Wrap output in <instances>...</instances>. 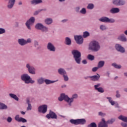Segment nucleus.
Returning <instances> with one entry per match:
<instances>
[{
	"label": "nucleus",
	"instance_id": "f257e3e1",
	"mask_svg": "<svg viewBox=\"0 0 127 127\" xmlns=\"http://www.w3.org/2000/svg\"><path fill=\"white\" fill-rule=\"evenodd\" d=\"M78 98V94H74L72 95L71 98L69 97L68 95L65 94V93H62L60 96L58 98V100L60 102H62V101H65L69 106V107H72V104L74 102V99H77Z\"/></svg>",
	"mask_w": 127,
	"mask_h": 127
},
{
	"label": "nucleus",
	"instance_id": "f03ea898",
	"mask_svg": "<svg viewBox=\"0 0 127 127\" xmlns=\"http://www.w3.org/2000/svg\"><path fill=\"white\" fill-rule=\"evenodd\" d=\"M88 50L92 52H98L101 50L100 42L97 40H92L88 44Z\"/></svg>",
	"mask_w": 127,
	"mask_h": 127
},
{
	"label": "nucleus",
	"instance_id": "7ed1b4c3",
	"mask_svg": "<svg viewBox=\"0 0 127 127\" xmlns=\"http://www.w3.org/2000/svg\"><path fill=\"white\" fill-rule=\"evenodd\" d=\"M21 80L24 82L25 84H34L35 80L33 79L27 73H24L21 75Z\"/></svg>",
	"mask_w": 127,
	"mask_h": 127
},
{
	"label": "nucleus",
	"instance_id": "20e7f679",
	"mask_svg": "<svg viewBox=\"0 0 127 127\" xmlns=\"http://www.w3.org/2000/svg\"><path fill=\"white\" fill-rule=\"evenodd\" d=\"M71 54L73 56L74 61H75L77 64H81V52L77 50H73L71 51Z\"/></svg>",
	"mask_w": 127,
	"mask_h": 127
},
{
	"label": "nucleus",
	"instance_id": "39448f33",
	"mask_svg": "<svg viewBox=\"0 0 127 127\" xmlns=\"http://www.w3.org/2000/svg\"><path fill=\"white\" fill-rule=\"evenodd\" d=\"M69 123L72 125H75V126H78V125H81L82 126L85 125L87 121L85 119H70Z\"/></svg>",
	"mask_w": 127,
	"mask_h": 127
},
{
	"label": "nucleus",
	"instance_id": "423d86ee",
	"mask_svg": "<svg viewBox=\"0 0 127 127\" xmlns=\"http://www.w3.org/2000/svg\"><path fill=\"white\" fill-rule=\"evenodd\" d=\"M35 28L41 30L42 32H48V27L43 25L41 23H38L35 26Z\"/></svg>",
	"mask_w": 127,
	"mask_h": 127
},
{
	"label": "nucleus",
	"instance_id": "0eeeda50",
	"mask_svg": "<svg viewBox=\"0 0 127 127\" xmlns=\"http://www.w3.org/2000/svg\"><path fill=\"white\" fill-rule=\"evenodd\" d=\"M25 67L30 74L32 75H35L36 74V69L34 66L31 65V64L28 63L26 64Z\"/></svg>",
	"mask_w": 127,
	"mask_h": 127
},
{
	"label": "nucleus",
	"instance_id": "6e6552de",
	"mask_svg": "<svg viewBox=\"0 0 127 127\" xmlns=\"http://www.w3.org/2000/svg\"><path fill=\"white\" fill-rule=\"evenodd\" d=\"M99 21L101 22H104L105 23H115L116 20L114 18H109L108 17L104 16L99 19Z\"/></svg>",
	"mask_w": 127,
	"mask_h": 127
},
{
	"label": "nucleus",
	"instance_id": "1a4fd4ad",
	"mask_svg": "<svg viewBox=\"0 0 127 127\" xmlns=\"http://www.w3.org/2000/svg\"><path fill=\"white\" fill-rule=\"evenodd\" d=\"M35 22V18L31 17L25 23V25L29 30H31V25Z\"/></svg>",
	"mask_w": 127,
	"mask_h": 127
},
{
	"label": "nucleus",
	"instance_id": "9d476101",
	"mask_svg": "<svg viewBox=\"0 0 127 127\" xmlns=\"http://www.w3.org/2000/svg\"><path fill=\"white\" fill-rule=\"evenodd\" d=\"M112 3L116 6H123L126 5V0H113Z\"/></svg>",
	"mask_w": 127,
	"mask_h": 127
},
{
	"label": "nucleus",
	"instance_id": "9b49d317",
	"mask_svg": "<svg viewBox=\"0 0 127 127\" xmlns=\"http://www.w3.org/2000/svg\"><path fill=\"white\" fill-rule=\"evenodd\" d=\"M74 39L77 44L80 45L83 44L84 42V38L81 35H75L74 36Z\"/></svg>",
	"mask_w": 127,
	"mask_h": 127
},
{
	"label": "nucleus",
	"instance_id": "f8f14e48",
	"mask_svg": "<svg viewBox=\"0 0 127 127\" xmlns=\"http://www.w3.org/2000/svg\"><path fill=\"white\" fill-rule=\"evenodd\" d=\"M115 48L118 52H120V53H125L126 52V49L120 44H116L115 46Z\"/></svg>",
	"mask_w": 127,
	"mask_h": 127
},
{
	"label": "nucleus",
	"instance_id": "ddd939ff",
	"mask_svg": "<svg viewBox=\"0 0 127 127\" xmlns=\"http://www.w3.org/2000/svg\"><path fill=\"white\" fill-rule=\"evenodd\" d=\"M47 105L44 104L40 106L38 108L39 113H42V114H46L47 112Z\"/></svg>",
	"mask_w": 127,
	"mask_h": 127
},
{
	"label": "nucleus",
	"instance_id": "4468645a",
	"mask_svg": "<svg viewBox=\"0 0 127 127\" xmlns=\"http://www.w3.org/2000/svg\"><path fill=\"white\" fill-rule=\"evenodd\" d=\"M46 118L48 120L50 119H55V120H57V115L54 112L50 110L49 114H48L46 116Z\"/></svg>",
	"mask_w": 127,
	"mask_h": 127
},
{
	"label": "nucleus",
	"instance_id": "2eb2a0df",
	"mask_svg": "<svg viewBox=\"0 0 127 127\" xmlns=\"http://www.w3.org/2000/svg\"><path fill=\"white\" fill-rule=\"evenodd\" d=\"M47 48L49 51H51L52 52H55V51H56V47H55L54 44L51 42H49L47 44Z\"/></svg>",
	"mask_w": 127,
	"mask_h": 127
},
{
	"label": "nucleus",
	"instance_id": "dca6fc26",
	"mask_svg": "<svg viewBox=\"0 0 127 127\" xmlns=\"http://www.w3.org/2000/svg\"><path fill=\"white\" fill-rule=\"evenodd\" d=\"M14 120L18 122V123H27V120L26 119L22 118V117H19V115H17L14 117Z\"/></svg>",
	"mask_w": 127,
	"mask_h": 127
},
{
	"label": "nucleus",
	"instance_id": "f3484780",
	"mask_svg": "<svg viewBox=\"0 0 127 127\" xmlns=\"http://www.w3.org/2000/svg\"><path fill=\"white\" fill-rule=\"evenodd\" d=\"M98 127H109L105 118H102L101 121L98 124Z\"/></svg>",
	"mask_w": 127,
	"mask_h": 127
},
{
	"label": "nucleus",
	"instance_id": "a211bd4d",
	"mask_svg": "<svg viewBox=\"0 0 127 127\" xmlns=\"http://www.w3.org/2000/svg\"><path fill=\"white\" fill-rule=\"evenodd\" d=\"M117 39L119 40V41H121L122 42H127V36H126V35L125 34H121V35H120L118 37Z\"/></svg>",
	"mask_w": 127,
	"mask_h": 127
},
{
	"label": "nucleus",
	"instance_id": "6ab92c4d",
	"mask_svg": "<svg viewBox=\"0 0 127 127\" xmlns=\"http://www.w3.org/2000/svg\"><path fill=\"white\" fill-rule=\"evenodd\" d=\"M15 3V0H8V4L7 5V7L9 9H11V8L13 7V6L14 5Z\"/></svg>",
	"mask_w": 127,
	"mask_h": 127
},
{
	"label": "nucleus",
	"instance_id": "aec40b11",
	"mask_svg": "<svg viewBox=\"0 0 127 127\" xmlns=\"http://www.w3.org/2000/svg\"><path fill=\"white\" fill-rule=\"evenodd\" d=\"M120 11V8H119L118 7H112L109 10V12L111 13V14H116V13H119Z\"/></svg>",
	"mask_w": 127,
	"mask_h": 127
},
{
	"label": "nucleus",
	"instance_id": "412c9836",
	"mask_svg": "<svg viewBox=\"0 0 127 127\" xmlns=\"http://www.w3.org/2000/svg\"><path fill=\"white\" fill-rule=\"evenodd\" d=\"M100 79V74H97V75H94L90 76V80L92 82H97Z\"/></svg>",
	"mask_w": 127,
	"mask_h": 127
},
{
	"label": "nucleus",
	"instance_id": "4be33fe9",
	"mask_svg": "<svg viewBox=\"0 0 127 127\" xmlns=\"http://www.w3.org/2000/svg\"><path fill=\"white\" fill-rule=\"evenodd\" d=\"M44 22L47 25H50L53 23V19L52 18H46Z\"/></svg>",
	"mask_w": 127,
	"mask_h": 127
},
{
	"label": "nucleus",
	"instance_id": "5701e85b",
	"mask_svg": "<svg viewBox=\"0 0 127 127\" xmlns=\"http://www.w3.org/2000/svg\"><path fill=\"white\" fill-rule=\"evenodd\" d=\"M17 42L20 46H24V45H26V40L23 38L18 39Z\"/></svg>",
	"mask_w": 127,
	"mask_h": 127
},
{
	"label": "nucleus",
	"instance_id": "b1692460",
	"mask_svg": "<svg viewBox=\"0 0 127 127\" xmlns=\"http://www.w3.org/2000/svg\"><path fill=\"white\" fill-rule=\"evenodd\" d=\"M9 96L11 99H13V100H15V101H16L17 102H18L19 101V98L16 95L13 94V93H9Z\"/></svg>",
	"mask_w": 127,
	"mask_h": 127
},
{
	"label": "nucleus",
	"instance_id": "393cba45",
	"mask_svg": "<svg viewBox=\"0 0 127 127\" xmlns=\"http://www.w3.org/2000/svg\"><path fill=\"white\" fill-rule=\"evenodd\" d=\"M58 72L60 75H62L63 76L64 75H65L66 73H67V72L65 70V69L63 68H60L58 70Z\"/></svg>",
	"mask_w": 127,
	"mask_h": 127
},
{
	"label": "nucleus",
	"instance_id": "a878e982",
	"mask_svg": "<svg viewBox=\"0 0 127 127\" xmlns=\"http://www.w3.org/2000/svg\"><path fill=\"white\" fill-rule=\"evenodd\" d=\"M71 43H72V41H71V39L68 37H65V45L70 46V45H71Z\"/></svg>",
	"mask_w": 127,
	"mask_h": 127
},
{
	"label": "nucleus",
	"instance_id": "bb28decb",
	"mask_svg": "<svg viewBox=\"0 0 127 127\" xmlns=\"http://www.w3.org/2000/svg\"><path fill=\"white\" fill-rule=\"evenodd\" d=\"M58 80H51L48 79H45L44 83H45L46 85H50V84H54L56 82H57Z\"/></svg>",
	"mask_w": 127,
	"mask_h": 127
},
{
	"label": "nucleus",
	"instance_id": "cd10ccee",
	"mask_svg": "<svg viewBox=\"0 0 127 127\" xmlns=\"http://www.w3.org/2000/svg\"><path fill=\"white\" fill-rule=\"evenodd\" d=\"M45 80L44 78L41 77L37 79V82L39 85H42V84H44Z\"/></svg>",
	"mask_w": 127,
	"mask_h": 127
},
{
	"label": "nucleus",
	"instance_id": "c85d7f7f",
	"mask_svg": "<svg viewBox=\"0 0 127 127\" xmlns=\"http://www.w3.org/2000/svg\"><path fill=\"white\" fill-rule=\"evenodd\" d=\"M111 66L115 68V69H122V65L118 64L116 63H113L111 64Z\"/></svg>",
	"mask_w": 127,
	"mask_h": 127
},
{
	"label": "nucleus",
	"instance_id": "c756f323",
	"mask_svg": "<svg viewBox=\"0 0 127 127\" xmlns=\"http://www.w3.org/2000/svg\"><path fill=\"white\" fill-rule=\"evenodd\" d=\"M105 66V62L104 61H100L97 64L98 68H103Z\"/></svg>",
	"mask_w": 127,
	"mask_h": 127
},
{
	"label": "nucleus",
	"instance_id": "7c9ffc66",
	"mask_svg": "<svg viewBox=\"0 0 127 127\" xmlns=\"http://www.w3.org/2000/svg\"><path fill=\"white\" fill-rule=\"evenodd\" d=\"M0 110H7V106L3 103L0 102Z\"/></svg>",
	"mask_w": 127,
	"mask_h": 127
},
{
	"label": "nucleus",
	"instance_id": "2f4dec72",
	"mask_svg": "<svg viewBox=\"0 0 127 127\" xmlns=\"http://www.w3.org/2000/svg\"><path fill=\"white\" fill-rule=\"evenodd\" d=\"M106 99L108 100V102H109L111 106H115V101L113 100V98L111 97H107Z\"/></svg>",
	"mask_w": 127,
	"mask_h": 127
},
{
	"label": "nucleus",
	"instance_id": "473e14b6",
	"mask_svg": "<svg viewBox=\"0 0 127 127\" xmlns=\"http://www.w3.org/2000/svg\"><path fill=\"white\" fill-rule=\"evenodd\" d=\"M42 2V0H32L31 1L32 4H38Z\"/></svg>",
	"mask_w": 127,
	"mask_h": 127
},
{
	"label": "nucleus",
	"instance_id": "72a5a7b5",
	"mask_svg": "<svg viewBox=\"0 0 127 127\" xmlns=\"http://www.w3.org/2000/svg\"><path fill=\"white\" fill-rule=\"evenodd\" d=\"M34 46L35 48H36L37 50H39L40 48V47H38L39 46V43L36 40L34 41Z\"/></svg>",
	"mask_w": 127,
	"mask_h": 127
},
{
	"label": "nucleus",
	"instance_id": "f704fd0d",
	"mask_svg": "<svg viewBox=\"0 0 127 127\" xmlns=\"http://www.w3.org/2000/svg\"><path fill=\"white\" fill-rule=\"evenodd\" d=\"M90 36V33L88 31H85L83 32V35H82V37L83 38H87V37H89Z\"/></svg>",
	"mask_w": 127,
	"mask_h": 127
},
{
	"label": "nucleus",
	"instance_id": "c9c22d12",
	"mask_svg": "<svg viewBox=\"0 0 127 127\" xmlns=\"http://www.w3.org/2000/svg\"><path fill=\"white\" fill-rule=\"evenodd\" d=\"M94 7H95V5L93 3H89L87 6V9H93Z\"/></svg>",
	"mask_w": 127,
	"mask_h": 127
},
{
	"label": "nucleus",
	"instance_id": "e433bc0d",
	"mask_svg": "<svg viewBox=\"0 0 127 127\" xmlns=\"http://www.w3.org/2000/svg\"><path fill=\"white\" fill-rule=\"evenodd\" d=\"M87 59L90 61H93L95 60V57L91 54H89L87 56Z\"/></svg>",
	"mask_w": 127,
	"mask_h": 127
},
{
	"label": "nucleus",
	"instance_id": "4c0bfd02",
	"mask_svg": "<svg viewBox=\"0 0 127 127\" xmlns=\"http://www.w3.org/2000/svg\"><path fill=\"white\" fill-rule=\"evenodd\" d=\"M99 29H100V30L104 31L107 30V27L106 26V25H100L99 26Z\"/></svg>",
	"mask_w": 127,
	"mask_h": 127
},
{
	"label": "nucleus",
	"instance_id": "58836bf2",
	"mask_svg": "<svg viewBox=\"0 0 127 127\" xmlns=\"http://www.w3.org/2000/svg\"><path fill=\"white\" fill-rule=\"evenodd\" d=\"M79 12L81 14H86L87 13V10L86 8H82L79 11Z\"/></svg>",
	"mask_w": 127,
	"mask_h": 127
},
{
	"label": "nucleus",
	"instance_id": "ea45409f",
	"mask_svg": "<svg viewBox=\"0 0 127 127\" xmlns=\"http://www.w3.org/2000/svg\"><path fill=\"white\" fill-rule=\"evenodd\" d=\"M63 77L64 78V82H68L69 81V77H68V75H67V73L65 74H64L63 75Z\"/></svg>",
	"mask_w": 127,
	"mask_h": 127
},
{
	"label": "nucleus",
	"instance_id": "a19ab883",
	"mask_svg": "<svg viewBox=\"0 0 127 127\" xmlns=\"http://www.w3.org/2000/svg\"><path fill=\"white\" fill-rule=\"evenodd\" d=\"M115 119H111L110 120H109L108 121H107V122H106V123H107L109 125H112V124H114V123H115Z\"/></svg>",
	"mask_w": 127,
	"mask_h": 127
},
{
	"label": "nucleus",
	"instance_id": "79ce46f5",
	"mask_svg": "<svg viewBox=\"0 0 127 127\" xmlns=\"http://www.w3.org/2000/svg\"><path fill=\"white\" fill-rule=\"evenodd\" d=\"M116 98L117 99H119L122 97V95H121V94L120 93V91L119 90H117L116 92Z\"/></svg>",
	"mask_w": 127,
	"mask_h": 127
},
{
	"label": "nucleus",
	"instance_id": "37998d69",
	"mask_svg": "<svg viewBox=\"0 0 127 127\" xmlns=\"http://www.w3.org/2000/svg\"><path fill=\"white\" fill-rule=\"evenodd\" d=\"M87 127H97V124L95 122L91 123L87 126Z\"/></svg>",
	"mask_w": 127,
	"mask_h": 127
},
{
	"label": "nucleus",
	"instance_id": "c03bdc74",
	"mask_svg": "<svg viewBox=\"0 0 127 127\" xmlns=\"http://www.w3.org/2000/svg\"><path fill=\"white\" fill-rule=\"evenodd\" d=\"M6 121L7 122V123H8L9 124H10V123H11V122H12V118H11V117L9 116L6 119Z\"/></svg>",
	"mask_w": 127,
	"mask_h": 127
},
{
	"label": "nucleus",
	"instance_id": "a18cd8bd",
	"mask_svg": "<svg viewBox=\"0 0 127 127\" xmlns=\"http://www.w3.org/2000/svg\"><path fill=\"white\" fill-rule=\"evenodd\" d=\"M101 87V83H98L96 85H94V89L95 90H97Z\"/></svg>",
	"mask_w": 127,
	"mask_h": 127
},
{
	"label": "nucleus",
	"instance_id": "49530a36",
	"mask_svg": "<svg viewBox=\"0 0 127 127\" xmlns=\"http://www.w3.org/2000/svg\"><path fill=\"white\" fill-rule=\"evenodd\" d=\"M28 43H32V39L31 38H28L26 40V44H28Z\"/></svg>",
	"mask_w": 127,
	"mask_h": 127
},
{
	"label": "nucleus",
	"instance_id": "de8ad7c7",
	"mask_svg": "<svg viewBox=\"0 0 127 127\" xmlns=\"http://www.w3.org/2000/svg\"><path fill=\"white\" fill-rule=\"evenodd\" d=\"M97 91H98V92L99 93H104V92H105L104 88L102 87H99V89H97Z\"/></svg>",
	"mask_w": 127,
	"mask_h": 127
},
{
	"label": "nucleus",
	"instance_id": "09e8293b",
	"mask_svg": "<svg viewBox=\"0 0 127 127\" xmlns=\"http://www.w3.org/2000/svg\"><path fill=\"white\" fill-rule=\"evenodd\" d=\"M98 116L100 117H105L106 116V113H103V112H98Z\"/></svg>",
	"mask_w": 127,
	"mask_h": 127
},
{
	"label": "nucleus",
	"instance_id": "8fccbe9b",
	"mask_svg": "<svg viewBox=\"0 0 127 127\" xmlns=\"http://www.w3.org/2000/svg\"><path fill=\"white\" fill-rule=\"evenodd\" d=\"M3 33H5V29L2 28H0V35L3 34Z\"/></svg>",
	"mask_w": 127,
	"mask_h": 127
},
{
	"label": "nucleus",
	"instance_id": "3c124183",
	"mask_svg": "<svg viewBox=\"0 0 127 127\" xmlns=\"http://www.w3.org/2000/svg\"><path fill=\"white\" fill-rule=\"evenodd\" d=\"M98 69H100L98 66L93 67L92 69V72H96L98 71Z\"/></svg>",
	"mask_w": 127,
	"mask_h": 127
},
{
	"label": "nucleus",
	"instance_id": "603ef678",
	"mask_svg": "<svg viewBox=\"0 0 127 127\" xmlns=\"http://www.w3.org/2000/svg\"><path fill=\"white\" fill-rule=\"evenodd\" d=\"M114 106L115 108H117L118 109H120L121 107H120V105H119V103L118 102L115 101Z\"/></svg>",
	"mask_w": 127,
	"mask_h": 127
},
{
	"label": "nucleus",
	"instance_id": "864d4df0",
	"mask_svg": "<svg viewBox=\"0 0 127 127\" xmlns=\"http://www.w3.org/2000/svg\"><path fill=\"white\" fill-rule=\"evenodd\" d=\"M32 106L31 104H28V107L27 108V111H31Z\"/></svg>",
	"mask_w": 127,
	"mask_h": 127
},
{
	"label": "nucleus",
	"instance_id": "5fc2aeb1",
	"mask_svg": "<svg viewBox=\"0 0 127 127\" xmlns=\"http://www.w3.org/2000/svg\"><path fill=\"white\" fill-rule=\"evenodd\" d=\"M76 12H80V6H77L75 8Z\"/></svg>",
	"mask_w": 127,
	"mask_h": 127
},
{
	"label": "nucleus",
	"instance_id": "6e6d98bb",
	"mask_svg": "<svg viewBox=\"0 0 127 127\" xmlns=\"http://www.w3.org/2000/svg\"><path fill=\"white\" fill-rule=\"evenodd\" d=\"M40 11H41L40 10H38V11H35L34 12L33 14L34 15H38L39 14V12H40Z\"/></svg>",
	"mask_w": 127,
	"mask_h": 127
},
{
	"label": "nucleus",
	"instance_id": "4d7b16f0",
	"mask_svg": "<svg viewBox=\"0 0 127 127\" xmlns=\"http://www.w3.org/2000/svg\"><path fill=\"white\" fill-rule=\"evenodd\" d=\"M26 103H27V105H31V104H30V100H29V98H27Z\"/></svg>",
	"mask_w": 127,
	"mask_h": 127
},
{
	"label": "nucleus",
	"instance_id": "13d9d810",
	"mask_svg": "<svg viewBox=\"0 0 127 127\" xmlns=\"http://www.w3.org/2000/svg\"><path fill=\"white\" fill-rule=\"evenodd\" d=\"M121 126H122L123 127H127V123H122L121 124Z\"/></svg>",
	"mask_w": 127,
	"mask_h": 127
},
{
	"label": "nucleus",
	"instance_id": "bf43d9fd",
	"mask_svg": "<svg viewBox=\"0 0 127 127\" xmlns=\"http://www.w3.org/2000/svg\"><path fill=\"white\" fill-rule=\"evenodd\" d=\"M82 63L83 64H86L88 63V62H87V60H83L82 61Z\"/></svg>",
	"mask_w": 127,
	"mask_h": 127
},
{
	"label": "nucleus",
	"instance_id": "052dcab7",
	"mask_svg": "<svg viewBox=\"0 0 127 127\" xmlns=\"http://www.w3.org/2000/svg\"><path fill=\"white\" fill-rule=\"evenodd\" d=\"M84 79L85 80H87V79H91V76H84Z\"/></svg>",
	"mask_w": 127,
	"mask_h": 127
},
{
	"label": "nucleus",
	"instance_id": "680f3d73",
	"mask_svg": "<svg viewBox=\"0 0 127 127\" xmlns=\"http://www.w3.org/2000/svg\"><path fill=\"white\" fill-rule=\"evenodd\" d=\"M15 27H18V26H19V23H18V22H16L15 23Z\"/></svg>",
	"mask_w": 127,
	"mask_h": 127
},
{
	"label": "nucleus",
	"instance_id": "e2e57ef3",
	"mask_svg": "<svg viewBox=\"0 0 127 127\" xmlns=\"http://www.w3.org/2000/svg\"><path fill=\"white\" fill-rule=\"evenodd\" d=\"M67 21H68V19H65L62 20V22H67Z\"/></svg>",
	"mask_w": 127,
	"mask_h": 127
},
{
	"label": "nucleus",
	"instance_id": "0e129e2a",
	"mask_svg": "<svg viewBox=\"0 0 127 127\" xmlns=\"http://www.w3.org/2000/svg\"><path fill=\"white\" fill-rule=\"evenodd\" d=\"M66 87H67L66 84H64L62 86V88H66Z\"/></svg>",
	"mask_w": 127,
	"mask_h": 127
},
{
	"label": "nucleus",
	"instance_id": "69168bd1",
	"mask_svg": "<svg viewBox=\"0 0 127 127\" xmlns=\"http://www.w3.org/2000/svg\"><path fill=\"white\" fill-rule=\"evenodd\" d=\"M124 74L125 77H127V72H124Z\"/></svg>",
	"mask_w": 127,
	"mask_h": 127
},
{
	"label": "nucleus",
	"instance_id": "338daca9",
	"mask_svg": "<svg viewBox=\"0 0 127 127\" xmlns=\"http://www.w3.org/2000/svg\"><path fill=\"white\" fill-rule=\"evenodd\" d=\"M124 34L127 36V30L124 31Z\"/></svg>",
	"mask_w": 127,
	"mask_h": 127
},
{
	"label": "nucleus",
	"instance_id": "774afa93",
	"mask_svg": "<svg viewBox=\"0 0 127 127\" xmlns=\"http://www.w3.org/2000/svg\"><path fill=\"white\" fill-rule=\"evenodd\" d=\"M21 115H25V112H24L23 111H21Z\"/></svg>",
	"mask_w": 127,
	"mask_h": 127
}]
</instances>
